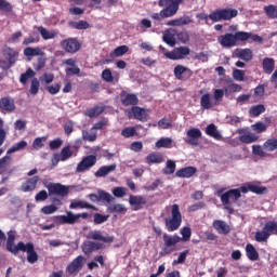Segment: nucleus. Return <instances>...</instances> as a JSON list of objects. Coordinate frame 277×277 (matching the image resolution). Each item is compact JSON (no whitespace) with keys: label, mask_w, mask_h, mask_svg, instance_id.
I'll list each match as a JSON object with an SVG mask.
<instances>
[{"label":"nucleus","mask_w":277,"mask_h":277,"mask_svg":"<svg viewBox=\"0 0 277 277\" xmlns=\"http://www.w3.org/2000/svg\"><path fill=\"white\" fill-rule=\"evenodd\" d=\"M156 148H172V138L161 137L156 142Z\"/></svg>","instance_id":"obj_46"},{"label":"nucleus","mask_w":277,"mask_h":277,"mask_svg":"<svg viewBox=\"0 0 277 277\" xmlns=\"http://www.w3.org/2000/svg\"><path fill=\"white\" fill-rule=\"evenodd\" d=\"M83 265H85V258L78 255L67 265L66 273L68 276H77V273L83 269Z\"/></svg>","instance_id":"obj_12"},{"label":"nucleus","mask_w":277,"mask_h":277,"mask_svg":"<svg viewBox=\"0 0 277 277\" xmlns=\"http://www.w3.org/2000/svg\"><path fill=\"white\" fill-rule=\"evenodd\" d=\"M24 55L26 57H37L38 55H44V52H42V50L40 48L27 47L24 50Z\"/></svg>","instance_id":"obj_37"},{"label":"nucleus","mask_w":277,"mask_h":277,"mask_svg":"<svg viewBox=\"0 0 277 277\" xmlns=\"http://www.w3.org/2000/svg\"><path fill=\"white\" fill-rule=\"evenodd\" d=\"M89 198L91 202H101L103 200L104 202H107L108 205H111L114 202L115 198L111 196V194L105 192V190H100L98 195L96 194H90Z\"/></svg>","instance_id":"obj_18"},{"label":"nucleus","mask_w":277,"mask_h":277,"mask_svg":"<svg viewBox=\"0 0 277 277\" xmlns=\"http://www.w3.org/2000/svg\"><path fill=\"white\" fill-rule=\"evenodd\" d=\"M61 47L65 50V53L75 54L81 51V42L75 37H69L61 41Z\"/></svg>","instance_id":"obj_10"},{"label":"nucleus","mask_w":277,"mask_h":277,"mask_svg":"<svg viewBox=\"0 0 277 277\" xmlns=\"http://www.w3.org/2000/svg\"><path fill=\"white\" fill-rule=\"evenodd\" d=\"M107 211L109 213H127V209L122 203H115L113 206H109L107 208Z\"/></svg>","instance_id":"obj_48"},{"label":"nucleus","mask_w":277,"mask_h":277,"mask_svg":"<svg viewBox=\"0 0 277 277\" xmlns=\"http://www.w3.org/2000/svg\"><path fill=\"white\" fill-rule=\"evenodd\" d=\"M267 239H269V234H267L264 228L255 233V241L262 243L263 241H267Z\"/></svg>","instance_id":"obj_58"},{"label":"nucleus","mask_w":277,"mask_h":277,"mask_svg":"<svg viewBox=\"0 0 277 277\" xmlns=\"http://www.w3.org/2000/svg\"><path fill=\"white\" fill-rule=\"evenodd\" d=\"M147 202L148 200L144 196L130 195L129 197V205L133 207V211H140L142 205H146Z\"/></svg>","instance_id":"obj_21"},{"label":"nucleus","mask_w":277,"mask_h":277,"mask_svg":"<svg viewBox=\"0 0 277 277\" xmlns=\"http://www.w3.org/2000/svg\"><path fill=\"white\" fill-rule=\"evenodd\" d=\"M69 209H96V207L87 201H76L70 203Z\"/></svg>","instance_id":"obj_47"},{"label":"nucleus","mask_w":277,"mask_h":277,"mask_svg":"<svg viewBox=\"0 0 277 277\" xmlns=\"http://www.w3.org/2000/svg\"><path fill=\"white\" fill-rule=\"evenodd\" d=\"M239 14L237 9H216L212 11L209 15L207 13H200L197 18L200 21H212V23H220V21H233Z\"/></svg>","instance_id":"obj_4"},{"label":"nucleus","mask_w":277,"mask_h":277,"mask_svg":"<svg viewBox=\"0 0 277 277\" xmlns=\"http://www.w3.org/2000/svg\"><path fill=\"white\" fill-rule=\"evenodd\" d=\"M187 254H189V250L181 252L177 259L173 261V265H183L187 261Z\"/></svg>","instance_id":"obj_59"},{"label":"nucleus","mask_w":277,"mask_h":277,"mask_svg":"<svg viewBox=\"0 0 277 277\" xmlns=\"http://www.w3.org/2000/svg\"><path fill=\"white\" fill-rule=\"evenodd\" d=\"M36 42H40V36H38V32H34L29 35L28 38H25L23 40V45L28 47V44H35Z\"/></svg>","instance_id":"obj_50"},{"label":"nucleus","mask_w":277,"mask_h":277,"mask_svg":"<svg viewBox=\"0 0 277 277\" xmlns=\"http://www.w3.org/2000/svg\"><path fill=\"white\" fill-rule=\"evenodd\" d=\"M132 114L135 120H140V122H146L148 120V113H146V109L134 106L132 107Z\"/></svg>","instance_id":"obj_27"},{"label":"nucleus","mask_w":277,"mask_h":277,"mask_svg":"<svg viewBox=\"0 0 277 277\" xmlns=\"http://www.w3.org/2000/svg\"><path fill=\"white\" fill-rule=\"evenodd\" d=\"M90 217V213L83 212L75 214L70 211L66 212V215H54L52 217L53 222L56 224V226H64V224H77L79 220H88Z\"/></svg>","instance_id":"obj_7"},{"label":"nucleus","mask_w":277,"mask_h":277,"mask_svg":"<svg viewBox=\"0 0 277 277\" xmlns=\"http://www.w3.org/2000/svg\"><path fill=\"white\" fill-rule=\"evenodd\" d=\"M246 255L249 261H259V251H256V248H254V245L252 243H247Z\"/></svg>","instance_id":"obj_32"},{"label":"nucleus","mask_w":277,"mask_h":277,"mask_svg":"<svg viewBox=\"0 0 277 277\" xmlns=\"http://www.w3.org/2000/svg\"><path fill=\"white\" fill-rule=\"evenodd\" d=\"M12 163V157L4 156L0 158V174H13L14 169H8V166Z\"/></svg>","instance_id":"obj_26"},{"label":"nucleus","mask_w":277,"mask_h":277,"mask_svg":"<svg viewBox=\"0 0 277 277\" xmlns=\"http://www.w3.org/2000/svg\"><path fill=\"white\" fill-rule=\"evenodd\" d=\"M32 77H36V72L34 71V69L28 68L26 70V72L22 74L19 77V82H22L23 84L27 83V81H29V79H31Z\"/></svg>","instance_id":"obj_52"},{"label":"nucleus","mask_w":277,"mask_h":277,"mask_svg":"<svg viewBox=\"0 0 277 277\" xmlns=\"http://www.w3.org/2000/svg\"><path fill=\"white\" fill-rule=\"evenodd\" d=\"M246 77V71L241 69H234L233 70V79L235 81H243Z\"/></svg>","instance_id":"obj_62"},{"label":"nucleus","mask_w":277,"mask_h":277,"mask_svg":"<svg viewBox=\"0 0 277 277\" xmlns=\"http://www.w3.org/2000/svg\"><path fill=\"white\" fill-rule=\"evenodd\" d=\"M216 194L221 198L223 207H230V200L233 202H237V200L241 198V194H239V190H237V188H232L225 193L224 189H219Z\"/></svg>","instance_id":"obj_9"},{"label":"nucleus","mask_w":277,"mask_h":277,"mask_svg":"<svg viewBox=\"0 0 277 277\" xmlns=\"http://www.w3.org/2000/svg\"><path fill=\"white\" fill-rule=\"evenodd\" d=\"M60 154L62 157V161H68V159H70V157H72V149H70V146L67 145L62 148Z\"/></svg>","instance_id":"obj_54"},{"label":"nucleus","mask_w":277,"mask_h":277,"mask_svg":"<svg viewBox=\"0 0 277 277\" xmlns=\"http://www.w3.org/2000/svg\"><path fill=\"white\" fill-rule=\"evenodd\" d=\"M263 229L268 235V237H272V235H277V222L276 221L266 222Z\"/></svg>","instance_id":"obj_36"},{"label":"nucleus","mask_w":277,"mask_h":277,"mask_svg":"<svg viewBox=\"0 0 277 277\" xmlns=\"http://www.w3.org/2000/svg\"><path fill=\"white\" fill-rule=\"evenodd\" d=\"M109 220V214H101V213H95L93 215V222L94 224H105Z\"/></svg>","instance_id":"obj_55"},{"label":"nucleus","mask_w":277,"mask_h":277,"mask_svg":"<svg viewBox=\"0 0 277 277\" xmlns=\"http://www.w3.org/2000/svg\"><path fill=\"white\" fill-rule=\"evenodd\" d=\"M249 189L252 192V194H258L261 196L262 194H267V187L265 186H259L252 183H249Z\"/></svg>","instance_id":"obj_49"},{"label":"nucleus","mask_w":277,"mask_h":277,"mask_svg":"<svg viewBox=\"0 0 277 277\" xmlns=\"http://www.w3.org/2000/svg\"><path fill=\"white\" fill-rule=\"evenodd\" d=\"M38 31L40 34V36L44 39V40H53L54 38L57 37V31L55 30H47V28H44L43 26H39L38 27Z\"/></svg>","instance_id":"obj_34"},{"label":"nucleus","mask_w":277,"mask_h":277,"mask_svg":"<svg viewBox=\"0 0 277 277\" xmlns=\"http://www.w3.org/2000/svg\"><path fill=\"white\" fill-rule=\"evenodd\" d=\"M251 128L252 131H255V133H265V131H267V124L262 121L252 124Z\"/></svg>","instance_id":"obj_56"},{"label":"nucleus","mask_w":277,"mask_h":277,"mask_svg":"<svg viewBox=\"0 0 277 277\" xmlns=\"http://www.w3.org/2000/svg\"><path fill=\"white\" fill-rule=\"evenodd\" d=\"M40 181V176L35 175L32 177H29L24 182L21 186L22 192L27 193V192H34L36 187L38 186V182Z\"/></svg>","instance_id":"obj_23"},{"label":"nucleus","mask_w":277,"mask_h":277,"mask_svg":"<svg viewBox=\"0 0 277 277\" xmlns=\"http://www.w3.org/2000/svg\"><path fill=\"white\" fill-rule=\"evenodd\" d=\"M146 162L148 166H153V163H163V156L159 153H150L146 157Z\"/></svg>","instance_id":"obj_33"},{"label":"nucleus","mask_w":277,"mask_h":277,"mask_svg":"<svg viewBox=\"0 0 277 277\" xmlns=\"http://www.w3.org/2000/svg\"><path fill=\"white\" fill-rule=\"evenodd\" d=\"M136 130L135 128H124L122 131H121V135L123 137H133L136 135Z\"/></svg>","instance_id":"obj_64"},{"label":"nucleus","mask_w":277,"mask_h":277,"mask_svg":"<svg viewBox=\"0 0 277 277\" xmlns=\"http://www.w3.org/2000/svg\"><path fill=\"white\" fill-rule=\"evenodd\" d=\"M242 34L241 42H247V40H252V42H263V37L254 35L252 32L240 31Z\"/></svg>","instance_id":"obj_35"},{"label":"nucleus","mask_w":277,"mask_h":277,"mask_svg":"<svg viewBox=\"0 0 277 277\" xmlns=\"http://www.w3.org/2000/svg\"><path fill=\"white\" fill-rule=\"evenodd\" d=\"M40 91V81L38 80V78H34L31 80L30 83V94H32V96H36V94H38V92Z\"/></svg>","instance_id":"obj_57"},{"label":"nucleus","mask_w":277,"mask_h":277,"mask_svg":"<svg viewBox=\"0 0 277 277\" xmlns=\"http://www.w3.org/2000/svg\"><path fill=\"white\" fill-rule=\"evenodd\" d=\"M197 172L198 169L196 167H185L177 170L175 176H179V179H192Z\"/></svg>","instance_id":"obj_24"},{"label":"nucleus","mask_w":277,"mask_h":277,"mask_svg":"<svg viewBox=\"0 0 277 277\" xmlns=\"http://www.w3.org/2000/svg\"><path fill=\"white\" fill-rule=\"evenodd\" d=\"M182 237L179 235H170L164 233L162 235V240H163V248L161 249L159 255L160 256H168L169 254H172L174 250H176V245L181 243V241H189L192 239V227L185 226L182 227L180 230Z\"/></svg>","instance_id":"obj_2"},{"label":"nucleus","mask_w":277,"mask_h":277,"mask_svg":"<svg viewBox=\"0 0 277 277\" xmlns=\"http://www.w3.org/2000/svg\"><path fill=\"white\" fill-rule=\"evenodd\" d=\"M173 75L175 79H177L179 81H183V79H185L183 75H186V79H189V77L194 75V71L183 65H176L173 70Z\"/></svg>","instance_id":"obj_19"},{"label":"nucleus","mask_w":277,"mask_h":277,"mask_svg":"<svg viewBox=\"0 0 277 277\" xmlns=\"http://www.w3.org/2000/svg\"><path fill=\"white\" fill-rule=\"evenodd\" d=\"M68 25L69 27H72V29H90V23L83 19L79 22H69Z\"/></svg>","instance_id":"obj_45"},{"label":"nucleus","mask_w":277,"mask_h":277,"mask_svg":"<svg viewBox=\"0 0 277 277\" xmlns=\"http://www.w3.org/2000/svg\"><path fill=\"white\" fill-rule=\"evenodd\" d=\"M44 142H47V137L44 136L35 138L32 142V148H35V150H40V148H44Z\"/></svg>","instance_id":"obj_60"},{"label":"nucleus","mask_w":277,"mask_h":277,"mask_svg":"<svg viewBox=\"0 0 277 277\" xmlns=\"http://www.w3.org/2000/svg\"><path fill=\"white\" fill-rule=\"evenodd\" d=\"M162 172L163 174H174L176 172V162L174 160H167V166Z\"/></svg>","instance_id":"obj_51"},{"label":"nucleus","mask_w":277,"mask_h":277,"mask_svg":"<svg viewBox=\"0 0 277 277\" xmlns=\"http://www.w3.org/2000/svg\"><path fill=\"white\" fill-rule=\"evenodd\" d=\"M224 92H228V89H215L213 91V98L211 93H205L200 97V107L201 109H213L215 105H220L224 98ZM214 100V103H213Z\"/></svg>","instance_id":"obj_6"},{"label":"nucleus","mask_w":277,"mask_h":277,"mask_svg":"<svg viewBox=\"0 0 277 277\" xmlns=\"http://www.w3.org/2000/svg\"><path fill=\"white\" fill-rule=\"evenodd\" d=\"M102 248H103V243H101V242L85 241L82 243V252L87 256H90V254H92V252L102 250Z\"/></svg>","instance_id":"obj_20"},{"label":"nucleus","mask_w":277,"mask_h":277,"mask_svg":"<svg viewBox=\"0 0 277 277\" xmlns=\"http://www.w3.org/2000/svg\"><path fill=\"white\" fill-rule=\"evenodd\" d=\"M129 53L128 45L117 47L113 52H110V57H122V55Z\"/></svg>","instance_id":"obj_44"},{"label":"nucleus","mask_w":277,"mask_h":277,"mask_svg":"<svg viewBox=\"0 0 277 277\" xmlns=\"http://www.w3.org/2000/svg\"><path fill=\"white\" fill-rule=\"evenodd\" d=\"M242 38L243 35L241 31H236L235 34L226 32L217 37V42L222 49H233L239 45V42H241Z\"/></svg>","instance_id":"obj_8"},{"label":"nucleus","mask_w":277,"mask_h":277,"mask_svg":"<svg viewBox=\"0 0 277 277\" xmlns=\"http://www.w3.org/2000/svg\"><path fill=\"white\" fill-rule=\"evenodd\" d=\"M264 150H267V153H274V150H277V138H268L266 142L263 144Z\"/></svg>","instance_id":"obj_40"},{"label":"nucleus","mask_w":277,"mask_h":277,"mask_svg":"<svg viewBox=\"0 0 277 277\" xmlns=\"http://www.w3.org/2000/svg\"><path fill=\"white\" fill-rule=\"evenodd\" d=\"M253 96L258 101H261V98H263V96H265V84H259L258 87H255Z\"/></svg>","instance_id":"obj_53"},{"label":"nucleus","mask_w":277,"mask_h":277,"mask_svg":"<svg viewBox=\"0 0 277 277\" xmlns=\"http://www.w3.org/2000/svg\"><path fill=\"white\" fill-rule=\"evenodd\" d=\"M166 230L168 233H174L177 228H181L183 224V214H181V207L179 205L171 206V216L163 219Z\"/></svg>","instance_id":"obj_5"},{"label":"nucleus","mask_w":277,"mask_h":277,"mask_svg":"<svg viewBox=\"0 0 277 277\" xmlns=\"http://www.w3.org/2000/svg\"><path fill=\"white\" fill-rule=\"evenodd\" d=\"M96 133H90L85 130L82 131V140H84V142H96Z\"/></svg>","instance_id":"obj_63"},{"label":"nucleus","mask_w":277,"mask_h":277,"mask_svg":"<svg viewBox=\"0 0 277 277\" xmlns=\"http://www.w3.org/2000/svg\"><path fill=\"white\" fill-rule=\"evenodd\" d=\"M206 135L217 140L219 142L222 140V133L217 130V127L214 123H210L206 128Z\"/></svg>","instance_id":"obj_31"},{"label":"nucleus","mask_w":277,"mask_h":277,"mask_svg":"<svg viewBox=\"0 0 277 277\" xmlns=\"http://www.w3.org/2000/svg\"><path fill=\"white\" fill-rule=\"evenodd\" d=\"M102 79L103 81H105L106 83H118V77L115 78L114 75L111 74V69L106 68L102 71Z\"/></svg>","instance_id":"obj_38"},{"label":"nucleus","mask_w":277,"mask_h":277,"mask_svg":"<svg viewBox=\"0 0 277 277\" xmlns=\"http://www.w3.org/2000/svg\"><path fill=\"white\" fill-rule=\"evenodd\" d=\"M262 68L266 75H272L276 68V61L274 58L265 57L262 62Z\"/></svg>","instance_id":"obj_30"},{"label":"nucleus","mask_w":277,"mask_h":277,"mask_svg":"<svg viewBox=\"0 0 277 277\" xmlns=\"http://www.w3.org/2000/svg\"><path fill=\"white\" fill-rule=\"evenodd\" d=\"M3 55L6 57L10 64H16V60L18 58V51L14 50L13 48L6 47L3 49Z\"/></svg>","instance_id":"obj_28"},{"label":"nucleus","mask_w":277,"mask_h":277,"mask_svg":"<svg viewBox=\"0 0 277 277\" xmlns=\"http://www.w3.org/2000/svg\"><path fill=\"white\" fill-rule=\"evenodd\" d=\"M264 12L268 18H277V5L268 4L264 6Z\"/></svg>","instance_id":"obj_43"},{"label":"nucleus","mask_w":277,"mask_h":277,"mask_svg":"<svg viewBox=\"0 0 277 277\" xmlns=\"http://www.w3.org/2000/svg\"><path fill=\"white\" fill-rule=\"evenodd\" d=\"M115 171H116V164L103 166L94 173V176L96 179H103L107 176V174H110V172H115Z\"/></svg>","instance_id":"obj_29"},{"label":"nucleus","mask_w":277,"mask_h":277,"mask_svg":"<svg viewBox=\"0 0 277 277\" xmlns=\"http://www.w3.org/2000/svg\"><path fill=\"white\" fill-rule=\"evenodd\" d=\"M14 10L12 3L8 2V0H0V11L10 13Z\"/></svg>","instance_id":"obj_61"},{"label":"nucleus","mask_w":277,"mask_h":277,"mask_svg":"<svg viewBox=\"0 0 277 277\" xmlns=\"http://www.w3.org/2000/svg\"><path fill=\"white\" fill-rule=\"evenodd\" d=\"M181 3H183V0H159L158 5L163 9L159 13H153L150 18H153V21L172 18V16H176L179 8H181Z\"/></svg>","instance_id":"obj_3"},{"label":"nucleus","mask_w":277,"mask_h":277,"mask_svg":"<svg viewBox=\"0 0 277 277\" xmlns=\"http://www.w3.org/2000/svg\"><path fill=\"white\" fill-rule=\"evenodd\" d=\"M27 148V141H21L14 144L11 148L8 149L6 155H12L13 153H18V150H25Z\"/></svg>","instance_id":"obj_42"},{"label":"nucleus","mask_w":277,"mask_h":277,"mask_svg":"<svg viewBox=\"0 0 277 277\" xmlns=\"http://www.w3.org/2000/svg\"><path fill=\"white\" fill-rule=\"evenodd\" d=\"M0 109L2 114H12L16 110V104L14 103V98L12 96H5L0 98Z\"/></svg>","instance_id":"obj_16"},{"label":"nucleus","mask_w":277,"mask_h":277,"mask_svg":"<svg viewBox=\"0 0 277 277\" xmlns=\"http://www.w3.org/2000/svg\"><path fill=\"white\" fill-rule=\"evenodd\" d=\"M187 138L185 140L186 144H190V146H198V140L202 137V132L198 128H190L186 132Z\"/></svg>","instance_id":"obj_17"},{"label":"nucleus","mask_w":277,"mask_h":277,"mask_svg":"<svg viewBox=\"0 0 277 277\" xmlns=\"http://www.w3.org/2000/svg\"><path fill=\"white\" fill-rule=\"evenodd\" d=\"M234 53L238 60H243V62H252V57H253L252 50L248 48L246 49L238 48L235 50Z\"/></svg>","instance_id":"obj_25"},{"label":"nucleus","mask_w":277,"mask_h":277,"mask_svg":"<svg viewBox=\"0 0 277 277\" xmlns=\"http://www.w3.org/2000/svg\"><path fill=\"white\" fill-rule=\"evenodd\" d=\"M96 155H88L82 158V160L77 164L76 174H81L83 172H88L91 168L96 166Z\"/></svg>","instance_id":"obj_11"},{"label":"nucleus","mask_w":277,"mask_h":277,"mask_svg":"<svg viewBox=\"0 0 277 277\" xmlns=\"http://www.w3.org/2000/svg\"><path fill=\"white\" fill-rule=\"evenodd\" d=\"M50 196H61V198H66L70 192V186H66L60 183H52L47 186Z\"/></svg>","instance_id":"obj_13"},{"label":"nucleus","mask_w":277,"mask_h":277,"mask_svg":"<svg viewBox=\"0 0 277 277\" xmlns=\"http://www.w3.org/2000/svg\"><path fill=\"white\" fill-rule=\"evenodd\" d=\"M212 226L219 235H228L230 233V225L226 224L225 221L214 220Z\"/></svg>","instance_id":"obj_22"},{"label":"nucleus","mask_w":277,"mask_h":277,"mask_svg":"<svg viewBox=\"0 0 277 277\" xmlns=\"http://www.w3.org/2000/svg\"><path fill=\"white\" fill-rule=\"evenodd\" d=\"M120 101L123 107H135L140 104V98L135 93H127V91H122L120 93Z\"/></svg>","instance_id":"obj_14"},{"label":"nucleus","mask_w":277,"mask_h":277,"mask_svg":"<svg viewBox=\"0 0 277 277\" xmlns=\"http://www.w3.org/2000/svg\"><path fill=\"white\" fill-rule=\"evenodd\" d=\"M189 53H192V50L188 47H180L169 53H166V57L173 61L185 60Z\"/></svg>","instance_id":"obj_15"},{"label":"nucleus","mask_w":277,"mask_h":277,"mask_svg":"<svg viewBox=\"0 0 277 277\" xmlns=\"http://www.w3.org/2000/svg\"><path fill=\"white\" fill-rule=\"evenodd\" d=\"M6 239V251L13 254L14 256H18V252H26L27 254V261L30 263V265H34L35 263H38V259L40 256L38 255V252H36V247L34 246V242H23L19 241L15 243L16 241V232L9 230L8 237L5 236V233L0 229V246L1 242L5 241Z\"/></svg>","instance_id":"obj_1"},{"label":"nucleus","mask_w":277,"mask_h":277,"mask_svg":"<svg viewBox=\"0 0 277 277\" xmlns=\"http://www.w3.org/2000/svg\"><path fill=\"white\" fill-rule=\"evenodd\" d=\"M238 140L242 144H254V142H259V136H256V134L249 133V134L240 135Z\"/></svg>","instance_id":"obj_39"},{"label":"nucleus","mask_w":277,"mask_h":277,"mask_svg":"<svg viewBox=\"0 0 277 277\" xmlns=\"http://www.w3.org/2000/svg\"><path fill=\"white\" fill-rule=\"evenodd\" d=\"M249 114L253 118H259V116H261V114H265V105L260 104V105L252 106L249 109Z\"/></svg>","instance_id":"obj_41"}]
</instances>
